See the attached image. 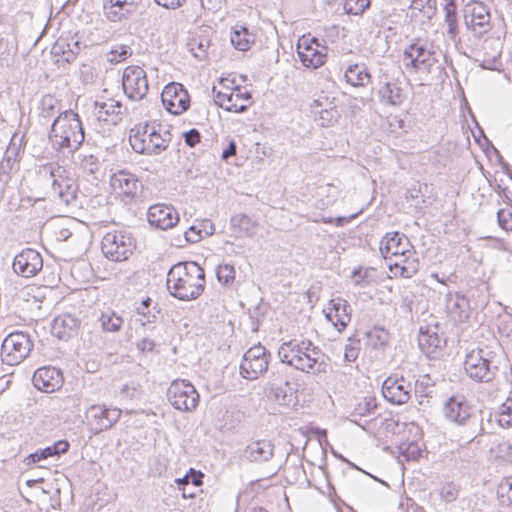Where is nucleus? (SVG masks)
<instances>
[{"label": "nucleus", "mask_w": 512, "mask_h": 512, "mask_svg": "<svg viewBox=\"0 0 512 512\" xmlns=\"http://www.w3.org/2000/svg\"><path fill=\"white\" fill-rule=\"evenodd\" d=\"M131 54L132 50L129 46L117 45L110 51L108 60L111 63H119L127 59L129 56H131Z\"/></svg>", "instance_id": "53"}, {"label": "nucleus", "mask_w": 512, "mask_h": 512, "mask_svg": "<svg viewBox=\"0 0 512 512\" xmlns=\"http://www.w3.org/2000/svg\"><path fill=\"white\" fill-rule=\"evenodd\" d=\"M151 299L146 298L137 307V313L141 316L139 322L142 325L153 323L156 319V315L150 311Z\"/></svg>", "instance_id": "50"}, {"label": "nucleus", "mask_w": 512, "mask_h": 512, "mask_svg": "<svg viewBox=\"0 0 512 512\" xmlns=\"http://www.w3.org/2000/svg\"><path fill=\"white\" fill-rule=\"evenodd\" d=\"M274 446L270 440L258 441V461H267L273 456Z\"/></svg>", "instance_id": "56"}, {"label": "nucleus", "mask_w": 512, "mask_h": 512, "mask_svg": "<svg viewBox=\"0 0 512 512\" xmlns=\"http://www.w3.org/2000/svg\"><path fill=\"white\" fill-rule=\"evenodd\" d=\"M44 454L42 450H37L34 453L29 454L24 458V463L26 466H31L33 464L39 463L40 461L44 460Z\"/></svg>", "instance_id": "62"}, {"label": "nucleus", "mask_w": 512, "mask_h": 512, "mask_svg": "<svg viewBox=\"0 0 512 512\" xmlns=\"http://www.w3.org/2000/svg\"><path fill=\"white\" fill-rule=\"evenodd\" d=\"M33 343L28 334L13 332L3 341L1 346L2 360L8 365L21 363L30 354Z\"/></svg>", "instance_id": "12"}, {"label": "nucleus", "mask_w": 512, "mask_h": 512, "mask_svg": "<svg viewBox=\"0 0 512 512\" xmlns=\"http://www.w3.org/2000/svg\"><path fill=\"white\" fill-rule=\"evenodd\" d=\"M444 1V12H445V23L447 24V32L452 39L458 33V21L455 0H443Z\"/></svg>", "instance_id": "40"}, {"label": "nucleus", "mask_w": 512, "mask_h": 512, "mask_svg": "<svg viewBox=\"0 0 512 512\" xmlns=\"http://www.w3.org/2000/svg\"><path fill=\"white\" fill-rule=\"evenodd\" d=\"M313 113L317 116L316 120L322 127L333 125L340 117V112L338 111L337 106H330L325 109H315Z\"/></svg>", "instance_id": "43"}, {"label": "nucleus", "mask_w": 512, "mask_h": 512, "mask_svg": "<svg viewBox=\"0 0 512 512\" xmlns=\"http://www.w3.org/2000/svg\"><path fill=\"white\" fill-rule=\"evenodd\" d=\"M251 98V94L247 91L242 92L239 87L231 88L230 91V104L233 107L228 108V111L242 112L247 108L246 102Z\"/></svg>", "instance_id": "42"}, {"label": "nucleus", "mask_w": 512, "mask_h": 512, "mask_svg": "<svg viewBox=\"0 0 512 512\" xmlns=\"http://www.w3.org/2000/svg\"><path fill=\"white\" fill-rule=\"evenodd\" d=\"M121 410L106 405H91L85 412L87 425L94 434L110 429L120 419Z\"/></svg>", "instance_id": "16"}, {"label": "nucleus", "mask_w": 512, "mask_h": 512, "mask_svg": "<svg viewBox=\"0 0 512 512\" xmlns=\"http://www.w3.org/2000/svg\"><path fill=\"white\" fill-rule=\"evenodd\" d=\"M170 404L177 410L189 412L194 410L199 402V394L195 387L187 380L173 381L167 391Z\"/></svg>", "instance_id": "13"}, {"label": "nucleus", "mask_w": 512, "mask_h": 512, "mask_svg": "<svg viewBox=\"0 0 512 512\" xmlns=\"http://www.w3.org/2000/svg\"><path fill=\"white\" fill-rule=\"evenodd\" d=\"M233 231L240 236H253L256 230L255 221L246 214H236L231 218Z\"/></svg>", "instance_id": "36"}, {"label": "nucleus", "mask_w": 512, "mask_h": 512, "mask_svg": "<svg viewBox=\"0 0 512 512\" xmlns=\"http://www.w3.org/2000/svg\"><path fill=\"white\" fill-rule=\"evenodd\" d=\"M411 7L432 18L437 11V0H412Z\"/></svg>", "instance_id": "49"}, {"label": "nucleus", "mask_w": 512, "mask_h": 512, "mask_svg": "<svg viewBox=\"0 0 512 512\" xmlns=\"http://www.w3.org/2000/svg\"><path fill=\"white\" fill-rule=\"evenodd\" d=\"M139 0H103V10L106 18L112 22H120L135 14Z\"/></svg>", "instance_id": "24"}, {"label": "nucleus", "mask_w": 512, "mask_h": 512, "mask_svg": "<svg viewBox=\"0 0 512 512\" xmlns=\"http://www.w3.org/2000/svg\"><path fill=\"white\" fill-rule=\"evenodd\" d=\"M41 174L51 186V195L65 205L76 200L78 186L74 178L62 166L48 164L42 167Z\"/></svg>", "instance_id": "9"}, {"label": "nucleus", "mask_w": 512, "mask_h": 512, "mask_svg": "<svg viewBox=\"0 0 512 512\" xmlns=\"http://www.w3.org/2000/svg\"><path fill=\"white\" fill-rule=\"evenodd\" d=\"M490 456L499 464H512V443L500 441L490 448Z\"/></svg>", "instance_id": "39"}, {"label": "nucleus", "mask_w": 512, "mask_h": 512, "mask_svg": "<svg viewBox=\"0 0 512 512\" xmlns=\"http://www.w3.org/2000/svg\"><path fill=\"white\" fill-rule=\"evenodd\" d=\"M259 351H261V353H258V379L263 374L271 372L272 367L270 366L271 353L267 351L260 342H258V352Z\"/></svg>", "instance_id": "47"}, {"label": "nucleus", "mask_w": 512, "mask_h": 512, "mask_svg": "<svg viewBox=\"0 0 512 512\" xmlns=\"http://www.w3.org/2000/svg\"><path fill=\"white\" fill-rule=\"evenodd\" d=\"M287 384L284 375L279 370L272 369V383L262 389L261 402H264L266 406L285 404Z\"/></svg>", "instance_id": "23"}, {"label": "nucleus", "mask_w": 512, "mask_h": 512, "mask_svg": "<svg viewBox=\"0 0 512 512\" xmlns=\"http://www.w3.org/2000/svg\"><path fill=\"white\" fill-rule=\"evenodd\" d=\"M330 106H336L335 104V98H332L330 99L328 96L326 95H320L317 99H315L313 101V103L311 104V107H312V111H314L315 109H325V108H329Z\"/></svg>", "instance_id": "59"}, {"label": "nucleus", "mask_w": 512, "mask_h": 512, "mask_svg": "<svg viewBox=\"0 0 512 512\" xmlns=\"http://www.w3.org/2000/svg\"><path fill=\"white\" fill-rule=\"evenodd\" d=\"M230 91L231 89L229 87H226L224 91H217L216 87H213L215 103L227 111L228 108L233 107V105L230 104Z\"/></svg>", "instance_id": "54"}, {"label": "nucleus", "mask_w": 512, "mask_h": 512, "mask_svg": "<svg viewBox=\"0 0 512 512\" xmlns=\"http://www.w3.org/2000/svg\"><path fill=\"white\" fill-rule=\"evenodd\" d=\"M161 99L167 111L174 115H180L190 106V98L187 90L180 83H169L161 93Z\"/></svg>", "instance_id": "18"}, {"label": "nucleus", "mask_w": 512, "mask_h": 512, "mask_svg": "<svg viewBox=\"0 0 512 512\" xmlns=\"http://www.w3.org/2000/svg\"><path fill=\"white\" fill-rule=\"evenodd\" d=\"M155 2L167 9H176L182 6L185 0H155Z\"/></svg>", "instance_id": "64"}, {"label": "nucleus", "mask_w": 512, "mask_h": 512, "mask_svg": "<svg viewBox=\"0 0 512 512\" xmlns=\"http://www.w3.org/2000/svg\"><path fill=\"white\" fill-rule=\"evenodd\" d=\"M166 285L173 297L182 301L195 300L204 291L205 272L194 261L178 262L168 271Z\"/></svg>", "instance_id": "1"}, {"label": "nucleus", "mask_w": 512, "mask_h": 512, "mask_svg": "<svg viewBox=\"0 0 512 512\" xmlns=\"http://www.w3.org/2000/svg\"><path fill=\"white\" fill-rule=\"evenodd\" d=\"M378 94L381 101L387 105L397 106L400 105L404 98V92L400 84L395 81H386L379 89Z\"/></svg>", "instance_id": "33"}, {"label": "nucleus", "mask_w": 512, "mask_h": 512, "mask_svg": "<svg viewBox=\"0 0 512 512\" xmlns=\"http://www.w3.org/2000/svg\"><path fill=\"white\" fill-rule=\"evenodd\" d=\"M12 267L16 274L29 278L42 269L43 260L39 252L27 248L15 256Z\"/></svg>", "instance_id": "20"}, {"label": "nucleus", "mask_w": 512, "mask_h": 512, "mask_svg": "<svg viewBox=\"0 0 512 512\" xmlns=\"http://www.w3.org/2000/svg\"><path fill=\"white\" fill-rule=\"evenodd\" d=\"M344 77L346 82L354 87H364L371 81V75L363 63L349 65L345 70Z\"/></svg>", "instance_id": "32"}, {"label": "nucleus", "mask_w": 512, "mask_h": 512, "mask_svg": "<svg viewBox=\"0 0 512 512\" xmlns=\"http://www.w3.org/2000/svg\"><path fill=\"white\" fill-rule=\"evenodd\" d=\"M440 54L432 42L416 40L404 49V68L409 73L428 75L440 68L438 59Z\"/></svg>", "instance_id": "6"}, {"label": "nucleus", "mask_w": 512, "mask_h": 512, "mask_svg": "<svg viewBox=\"0 0 512 512\" xmlns=\"http://www.w3.org/2000/svg\"><path fill=\"white\" fill-rule=\"evenodd\" d=\"M328 48L318 38L303 35L297 42V54L302 64L307 68H319L327 60Z\"/></svg>", "instance_id": "14"}, {"label": "nucleus", "mask_w": 512, "mask_h": 512, "mask_svg": "<svg viewBox=\"0 0 512 512\" xmlns=\"http://www.w3.org/2000/svg\"><path fill=\"white\" fill-rule=\"evenodd\" d=\"M85 139L79 115L73 110H64L53 120L49 132L52 148L60 153L73 154Z\"/></svg>", "instance_id": "3"}, {"label": "nucleus", "mask_w": 512, "mask_h": 512, "mask_svg": "<svg viewBox=\"0 0 512 512\" xmlns=\"http://www.w3.org/2000/svg\"><path fill=\"white\" fill-rule=\"evenodd\" d=\"M282 363H286L297 370L315 375L327 372V363L321 349L311 340L293 339L283 343L278 351Z\"/></svg>", "instance_id": "2"}, {"label": "nucleus", "mask_w": 512, "mask_h": 512, "mask_svg": "<svg viewBox=\"0 0 512 512\" xmlns=\"http://www.w3.org/2000/svg\"><path fill=\"white\" fill-rule=\"evenodd\" d=\"M81 50L79 41H69L67 38H59L51 47V57L58 67H65L73 62Z\"/></svg>", "instance_id": "25"}, {"label": "nucleus", "mask_w": 512, "mask_h": 512, "mask_svg": "<svg viewBox=\"0 0 512 512\" xmlns=\"http://www.w3.org/2000/svg\"><path fill=\"white\" fill-rule=\"evenodd\" d=\"M496 354L488 347L470 351L464 361V370L473 380L489 382L498 370Z\"/></svg>", "instance_id": "10"}, {"label": "nucleus", "mask_w": 512, "mask_h": 512, "mask_svg": "<svg viewBox=\"0 0 512 512\" xmlns=\"http://www.w3.org/2000/svg\"><path fill=\"white\" fill-rule=\"evenodd\" d=\"M445 307L449 316L455 321L463 322L469 317V301L458 293L447 294Z\"/></svg>", "instance_id": "30"}, {"label": "nucleus", "mask_w": 512, "mask_h": 512, "mask_svg": "<svg viewBox=\"0 0 512 512\" xmlns=\"http://www.w3.org/2000/svg\"><path fill=\"white\" fill-rule=\"evenodd\" d=\"M133 249V238L125 231L108 232L101 241L102 253L107 259L114 262L127 260Z\"/></svg>", "instance_id": "11"}, {"label": "nucleus", "mask_w": 512, "mask_h": 512, "mask_svg": "<svg viewBox=\"0 0 512 512\" xmlns=\"http://www.w3.org/2000/svg\"><path fill=\"white\" fill-rule=\"evenodd\" d=\"M445 418L459 428L462 440L471 442L484 431L483 415L462 395L450 397L443 406Z\"/></svg>", "instance_id": "4"}, {"label": "nucleus", "mask_w": 512, "mask_h": 512, "mask_svg": "<svg viewBox=\"0 0 512 512\" xmlns=\"http://www.w3.org/2000/svg\"><path fill=\"white\" fill-rule=\"evenodd\" d=\"M256 358L253 348H250L243 357L240 364V374L246 380L256 379V369L254 368L253 359Z\"/></svg>", "instance_id": "45"}, {"label": "nucleus", "mask_w": 512, "mask_h": 512, "mask_svg": "<svg viewBox=\"0 0 512 512\" xmlns=\"http://www.w3.org/2000/svg\"><path fill=\"white\" fill-rule=\"evenodd\" d=\"M483 50L482 67L496 70L501 65L500 56L502 50L500 41L498 39L485 40Z\"/></svg>", "instance_id": "31"}, {"label": "nucleus", "mask_w": 512, "mask_h": 512, "mask_svg": "<svg viewBox=\"0 0 512 512\" xmlns=\"http://www.w3.org/2000/svg\"><path fill=\"white\" fill-rule=\"evenodd\" d=\"M80 321L71 314H61L54 318L51 333L59 340H67L77 333Z\"/></svg>", "instance_id": "29"}, {"label": "nucleus", "mask_w": 512, "mask_h": 512, "mask_svg": "<svg viewBox=\"0 0 512 512\" xmlns=\"http://www.w3.org/2000/svg\"><path fill=\"white\" fill-rule=\"evenodd\" d=\"M34 386L43 392L52 393L63 384V375L60 369L52 366L38 368L32 378Z\"/></svg>", "instance_id": "22"}, {"label": "nucleus", "mask_w": 512, "mask_h": 512, "mask_svg": "<svg viewBox=\"0 0 512 512\" xmlns=\"http://www.w3.org/2000/svg\"><path fill=\"white\" fill-rule=\"evenodd\" d=\"M494 420L503 428L512 427V391L509 393L506 401L498 408L494 414H490V421Z\"/></svg>", "instance_id": "38"}, {"label": "nucleus", "mask_w": 512, "mask_h": 512, "mask_svg": "<svg viewBox=\"0 0 512 512\" xmlns=\"http://www.w3.org/2000/svg\"><path fill=\"white\" fill-rule=\"evenodd\" d=\"M214 224L208 220H202L199 224H194L185 232V239L189 243H197L203 237L210 236L214 233Z\"/></svg>", "instance_id": "34"}, {"label": "nucleus", "mask_w": 512, "mask_h": 512, "mask_svg": "<svg viewBox=\"0 0 512 512\" xmlns=\"http://www.w3.org/2000/svg\"><path fill=\"white\" fill-rule=\"evenodd\" d=\"M497 495L503 506L508 507L512 505V477L501 480L497 487Z\"/></svg>", "instance_id": "46"}, {"label": "nucleus", "mask_w": 512, "mask_h": 512, "mask_svg": "<svg viewBox=\"0 0 512 512\" xmlns=\"http://www.w3.org/2000/svg\"><path fill=\"white\" fill-rule=\"evenodd\" d=\"M373 273L374 269L372 268L362 269L359 267L358 269L353 270L351 278L355 285L364 287L372 281Z\"/></svg>", "instance_id": "48"}, {"label": "nucleus", "mask_w": 512, "mask_h": 512, "mask_svg": "<svg viewBox=\"0 0 512 512\" xmlns=\"http://www.w3.org/2000/svg\"><path fill=\"white\" fill-rule=\"evenodd\" d=\"M155 125L146 124L131 130L129 142L136 153L158 155L167 149L171 134L168 130L161 132Z\"/></svg>", "instance_id": "7"}, {"label": "nucleus", "mask_w": 512, "mask_h": 512, "mask_svg": "<svg viewBox=\"0 0 512 512\" xmlns=\"http://www.w3.org/2000/svg\"><path fill=\"white\" fill-rule=\"evenodd\" d=\"M349 304L342 298L332 299L324 310L326 318L341 332L351 320Z\"/></svg>", "instance_id": "27"}, {"label": "nucleus", "mask_w": 512, "mask_h": 512, "mask_svg": "<svg viewBox=\"0 0 512 512\" xmlns=\"http://www.w3.org/2000/svg\"><path fill=\"white\" fill-rule=\"evenodd\" d=\"M323 192L325 191L328 196V200L324 203L326 205H331L334 203L337 196V189L332 184H327L325 187L320 188Z\"/></svg>", "instance_id": "63"}, {"label": "nucleus", "mask_w": 512, "mask_h": 512, "mask_svg": "<svg viewBox=\"0 0 512 512\" xmlns=\"http://www.w3.org/2000/svg\"><path fill=\"white\" fill-rule=\"evenodd\" d=\"M376 407L377 405L373 398L365 397L361 402L358 403L357 407L355 408V412L358 415L364 416L370 414L371 412H374Z\"/></svg>", "instance_id": "58"}, {"label": "nucleus", "mask_w": 512, "mask_h": 512, "mask_svg": "<svg viewBox=\"0 0 512 512\" xmlns=\"http://www.w3.org/2000/svg\"><path fill=\"white\" fill-rule=\"evenodd\" d=\"M92 116L98 123L115 126L122 120V103L113 98L96 100L93 104Z\"/></svg>", "instance_id": "19"}, {"label": "nucleus", "mask_w": 512, "mask_h": 512, "mask_svg": "<svg viewBox=\"0 0 512 512\" xmlns=\"http://www.w3.org/2000/svg\"><path fill=\"white\" fill-rule=\"evenodd\" d=\"M209 47L210 40L204 35H192L187 42L188 50L201 61L207 59Z\"/></svg>", "instance_id": "35"}, {"label": "nucleus", "mask_w": 512, "mask_h": 512, "mask_svg": "<svg viewBox=\"0 0 512 512\" xmlns=\"http://www.w3.org/2000/svg\"><path fill=\"white\" fill-rule=\"evenodd\" d=\"M61 108L62 105L60 100L50 94L44 95L41 98L38 107L39 116L43 119L49 120L54 115L62 113L63 111H61Z\"/></svg>", "instance_id": "37"}, {"label": "nucleus", "mask_w": 512, "mask_h": 512, "mask_svg": "<svg viewBox=\"0 0 512 512\" xmlns=\"http://www.w3.org/2000/svg\"><path fill=\"white\" fill-rule=\"evenodd\" d=\"M409 239L399 232L387 233L380 242V251L385 259L391 257L399 258L389 264L390 271L395 276L411 278L418 271V263L415 260L409 261L411 252Z\"/></svg>", "instance_id": "5"}, {"label": "nucleus", "mask_w": 512, "mask_h": 512, "mask_svg": "<svg viewBox=\"0 0 512 512\" xmlns=\"http://www.w3.org/2000/svg\"><path fill=\"white\" fill-rule=\"evenodd\" d=\"M200 138L201 136L197 129H191L184 134L185 142L190 147H194L197 143H199Z\"/></svg>", "instance_id": "61"}, {"label": "nucleus", "mask_w": 512, "mask_h": 512, "mask_svg": "<svg viewBox=\"0 0 512 512\" xmlns=\"http://www.w3.org/2000/svg\"><path fill=\"white\" fill-rule=\"evenodd\" d=\"M149 224L160 230L174 227L179 221V214L171 205L155 204L147 212Z\"/></svg>", "instance_id": "21"}, {"label": "nucleus", "mask_w": 512, "mask_h": 512, "mask_svg": "<svg viewBox=\"0 0 512 512\" xmlns=\"http://www.w3.org/2000/svg\"><path fill=\"white\" fill-rule=\"evenodd\" d=\"M497 220L501 228L512 231V209H500L497 212Z\"/></svg>", "instance_id": "57"}, {"label": "nucleus", "mask_w": 512, "mask_h": 512, "mask_svg": "<svg viewBox=\"0 0 512 512\" xmlns=\"http://www.w3.org/2000/svg\"><path fill=\"white\" fill-rule=\"evenodd\" d=\"M423 384L424 381H418L413 374L395 372L383 381L382 394L391 404L403 405L410 400L413 391L425 392L422 390Z\"/></svg>", "instance_id": "8"}, {"label": "nucleus", "mask_w": 512, "mask_h": 512, "mask_svg": "<svg viewBox=\"0 0 512 512\" xmlns=\"http://www.w3.org/2000/svg\"><path fill=\"white\" fill-rule=\"evenodd\" d=\"M370 6V0H345L344 9L348 14L360 15Z\"/></svg>", "instance_id": "52"}, {"label": "nucleus", "mask_w": 512, "mask_h": 512, "mask_svg": "<svg viewBox=\"0 0 512 512\" xmlns=\"http://www.w3.org/2000/svg\"><path fill=\"white\" fill-rule=\"evenodd\" d=\"M253 42V35L249 34L247 28L245 27L235 29L231 35L232 45L240 51H247Z\"/></svg>", "instance_id": "41"}, {"label": "nucleus", "mask_w": 512, "mask_h": 512, "mask_svg": "<svg viewBox=\"0 0 512 512\" xmlns=\"http://www.w3.org/2000/svg\"><path fill=\"white\" fill-rule=\"evenodd\" d=\"M111 186L116 192L128 197L135 196L141 187L138 178L126 170H120L112 175Z\"/></svg>", "instance_id": "28"}, {"label": "nucleus", "mask_w": 512, "mask_h": 512, "mask_svg": "<svg viewBox=\"0 0 512 512\" xmlns=\"http://www.w3.org/2000/svg\"><path fill=\"white\" fill-rule=\"evenodd\" d=\"M216 277L224 285L232 283L235 278L234 267L229 264L219 265L216 270Z\"/></svg>", "instance_id": "51"}, {"label": "nucleus", "mask_w": 512, "mask_h": 512, "mask_svg": "<svg viewBox=\"0 0 512 512\" xmlns=\"http://www.w3.org/2000/svg\"><path fill=\"white\" fill-rule=\"evenodd\" d=\"M359 351V342L346 345L344 359L348 362H354L358 358Z\"/></svg>", "instance_id": "60"}, {"label": "nucleus", "mask_w": 512, "mask_h": 512, "mask_svg": "<svg viewBox=\"0 0 512 512\" xmlns=\"http://www.w3.org/2000/svg\"><path fill=\"white\" fill-rule=\"evenodd\" d=\"M464 21L466 27L477 37L483 36L492 28L490 10L481 1H472L465 6Z\"/></svg>", "instance_id": "15"}, {"label": "nucleus", "mask_w": 512, "mask_h": 512, "mask_svg": "<svg viewBox=\"0 0 512 512\" xmlns=\"http://www.w3.org/2000/svg\"><path fill=\"white\" fill-rule=\"evenodd\" d=\"M99 321L103 330L107 332H116L123 324V319L113 311L103 312Z\"/></svg>", "instance_id": "44"}, {"label": "nucleus", "mask_w": 512, "mask_h": 512, "mask_svg": "<svg viewBox=\"0 0 512 512\" xmlns=\"http://www.w3.org/2000/svg\"><path fill=\"white\" fill-rule=\"evenodd\" d=\"M122 86L129 99L133 101L144 99L149 90L145 70L140 66L126 67L122 75Z\"/></svg>", "instance_id": "17"}, {"label": "nucleus", "mask_w": 512, "mask_h": 512, "mask_svg": "<svg viewBox=\"0 0 512 512\" xmlns=\"http://www.w3.org/2000/svg\"><path fill=\"white\" fill-rule=\"evenodd\" d=\"M419 347L428 357H435V354L446 346V339L439 334L438 326L420 328L418 337Z\"/></svg>", "instance_id": "26"}, {"label": "nucleus", "mask_w": 512, "mask_h": 512, "mask_svg": "<svg viewBox=\"0 0 512 512\" xmlns=\"http://www.w3.org/2000/svg\"><path fill=\"white\" fill-rule=\"evenodd\" d=\"M17 169L16 158L13 155H10V151L8 150L0 162V171L6 176H11V173Z\"/></svg>", "instance_id": "55"}]
</instances>
